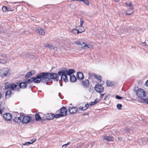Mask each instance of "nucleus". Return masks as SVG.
<instances>
[{"label":"nucleus","instance_id":"obj_15","mask_svg":"<svg viewBox=\"0 0 148 148\" xmlns=\"http://www.w3.org/2000/svg\"><path fill=\"white\" fill-rule=\"evenodd\" d=\"M33 78L34 82L35 83H39L41 81V79H40V77L39 76L38 74L37 75L36 77H34Z\"/></svg>","mask_w":148,"mask_h":148},{"label":"nucleus","instance_id":"obj_16","mask_svg":"<svg viewBox=\"0 0 148 148\" xmlns=\"http://www.w3.org/2000/svg\"><path fill=\"white\" fill-rule=\"evenodd\" d=\"M22 115H21L20 117L15 118L13 121L14 122L16 123H19L21 121V119H22Z\"/></svg>","mask_w":148,"mask_h":148},{"label":"nucleus","instance_id":"obj_47","mask_svg":"<svg viewBox=\"0 0 148 148\" xmlns=\"http://www.w3.org/2000/svg\"><path fill=\"white\" fill-rule=\"evenodd\" d=\"M3 108L2 107L1 104H0V113H1Z\"/></svg>","mask_w":148,"mask_h":148},{"label":"nucleus","instance_id":"obj_40","mask_svg":"<svg viewBox=\"0 0 148 148\" xmlns=\"http://www.w3.org/2000/svg\"><path fill=\"white\" fill-rule=\"evenodd\" d=\"M0 56L5 58H6L7 57L6 55L5 54L2 53H0Z\"/></svg>","mask_w":148,"mask_h":148},{"label":"nucleus","instance_id":"obj_49","mask_svg":"<svg viewBox=\"0 0 148 148\" xmlns=\"http://www.w3.org/2000/svg\"><path fill=\"white\" fill-rule=\"evenodd\" d=\"M104 95H105V94H101L100 95V99H102L103 98V97Z\"/></svg>","mask_w":148,"mask_h":148},{"label":"nucleus","instance_id":"obj_26","mask_svg":"<svg viewBox=\"0 0 148 148\" xmlns=\"http://www.w3.org/2000/svg\"><path fill=\"white\" fill-rule=\"evenodd\" d=\"M71 81L72 82H75L76 80V78L74 75H72L70 76Z\"/></svg>","mask_w":148,"mask_h":148},{"label":"nucleus","instance_id":"obj_52","mask_svg":"<svg viewBox=\"0 0 148 148\" xmlns=\"http://www.w3.org/2000/svg\"><path fill=\"white\" fill-rule=\"evenodd\" d=\"M118 139L120 140H123V138H119Z\"/></svg>","mask_w":148,"mask_h":148},{"label":"nucleus","instance_id":"obj_56","mask_svg":"<svg viewBox=\"0 0 148 148\" xmlns=\"http://www.w3.org/2000/svg\"><path fill=\"white\" fill-rule=\"evenodd\" d=\"M118 2L119 1V0H114Z\"/></svg>","mask_w":148,"mask_h":148},{"label":"nucleus","instance_id":"obj_24","mask_svg":"<svg viewBox=\"0 0 148 148\" xmlns=\"http://www.w3.org/2000/svg\"><path fill=\"white\" fill-rule=\"evenodd\" d=\"M35 73V71L32 70L31 71L28 72L25 76L26 78H28L33 75Z\"/></svg>","mask_w":148,"mask_h":148},{"label":"nucleus","instance_id":"obj_51","mask_svg":"<svg viewBox=\"0 0 148 148\" xmlns=\"http://www.w3.org/2000/svg\"><path fill=\"white\" fill-rule=\"evenodd\" d=\"M145 84L147 86H148V80L146 82Z\"/></svg>","mask_w":148,"mask_h":148},{"label":"nucleus","instance_id":"obj_11","mask_svg":"<svg viewBox=\"0 0 148 148\" xmlns=\"http://www.w3.org/2000/svg\"><path fill=\"white\" fill-rule=\"evenodd\" d=\"M4 118L7 121H10L12 119V115L10 113H6L3 115Z\"/></svg>","mask_w":148,"mask_h":148},{"label":"nucleus","instance_id":"obj_30","mask_svg":"<svg viewBox=\"0 0 148 148\" xmlns=\"http://www.w3.org/2000/svg\"><path fill=\"white\" fill-rule=\"evenodd\" d=\"M35 118L36 121L41 120V118L39 115L38 114H36L35 115Z\"/></svg>","mask_w":148,"mask_h":148},{"label":"nucleus","instance_id":"obj_36","mask_svg":"<svg viewBox=\"0 0 148 148\" xmlns=\"http://www.w3.org/2000/svg\"><path fill=\"white\" fill-rule=\"evenodd\" d=\"M0 62L2 64H4L6 62V60L4 59H0Z\"/></svg>","mask_w":148,"mask_h":148},{"label":"nucleus","instance_id":"obj_57","mask_svg":"<svg viewBox=\"0 0 148 148\" xmlns=\"http://www.w3.org/2000/svg\"><path fill=\"white\" fill-rule=\"evenodd\" d=\"M71 0L72 1H77V0Z\"/></svg>","mask_w":148,"mask_h":148},{"label":"nucleus","instance_id":"obj_42","mask_svg":"<svg viewBox=\"0 0 148 148\" xmlns=\"http://www.w3.org/2000/svg\"><path fill=\"white\" fill-rule=\"evenodd\" d=\"M55 118H58L60 117H62L61 116V115L60 114H58L55 115L54 116Z\"/></svg>","mask_w":148,"mask_h":148},{"label":"nucleus","instance_id":"obj_12","mask_svg":"<svg viewBox=\"0 0 148 148\" xmlns=\"http://www.w3.org/2000/svg\"><path fill=\"white\" fill-rule=\"evenodd\" d=\"M48 77L49 79H56L58 77V74L55 73H48Z\"/></svg>","mask_w":148,"mask_h":148},{"label":"nucleus","instance_id":"obj_14","mask_svg":"<svg viewBox=\"0 0 148 148\" xmlns=\"http://www.w3.org/2000/svg\"><path fill=\"white\" fill-rule=\"evenodd\" d=\"M103 139L106 140L108 141H113L114 140V138L112 136H104L102 137Z\"/></svg>","mask_w":148,"mask_h":148},{"label":"nucleus","instance_id":"obj_8","mask_svg":"<svg viewBox=\"0 0 148 148\" xmlns=\"http://www.w3.org/2000/svg\"><path fill=\"white\" fill-rule=\"evenodd\" d=\"M60 113L62 116H66L67 113L66 108L64 107H62L60 109Z\"/></svg>","mask_w":148,"mask_h":148},{"label":"nucleus","instance_id":"obj_43","mask_svg":"<svg viewBox=\"0 0 148 148\" xmlns=\"http://www.w3.org/2000/svg\"><path fill=\"white\" fill-rule=\"evenodd\" d=\"M2 10L4 12H6L7 10V8L5 6H3L2 8Z\"/></svg>","mask_w":148,"mask_h":148},{"label":"nucleus","instance_id":"obj_53","mask_svg":"<svg viewBox=\"0 0 148 148\" xmlns=\"http://www.w3.org/2000/svg\"><path fill=\"white\" fill-rule=\"evenodd\" d=\"M83 29H84V28H83V29H79V31H83Z\"/></svg>","mask_w":148,"mask_h":148},{"label":"nucleus","instance_id":"obj_35","mask_svg":"<svg viewBox=\"0 0 148 148\" xmlns=\"http://www.w3.org/2000/svg\"><path fill=\"white\" fill-rule=\"evenodd\" d=\"M82 2H83L86 5H88L89 4V2L88 0H83Z\"/></svg>","mask_w":148,"mask_h":148},{"label":"nucleus","instance_id":"obj_10","mask_svg":"<svg viewBox=\"0 0 148 148\" xmlns=\"http://www.w3.org/2000/svg\"><path fill=\"white\" fill-rule=\"evenodd\" d=\"M78 109L76 107H70L69 108L68 111L71 114L75 113L77 111Z\"/></svg>","mask_w":148,"mask_h":148},{"label":"nucleus","instance_id":"obj_2","mask_svg":"<svg viewBox=\"0 0 148 148\" xmlns=\"http://www.w3.org/2000/svg\"><path fill=\"white\" fill-rule=\"evenodd\" d=\"M38 74L42 82L47 83L49 81L48 73L42 72Z\"/></svg>","mask_w":148,"mask_h":148},{"label":"nucleus","instance_id":"obj_29","mask_svg":"<svg viewBox=\"0 0 148 148\" xmlns=\"http://www.w3.org/2000/svg\"><path fill=\"white\" fill-rule=\"evenodd\" d=\"M106 84L108 86H112L114 85V83L111 81H108L106 82Z\"/></svg>","mask_w":148,"mask_h":148},{"label":"nucleus","instance_id":"obj_54","mask_svg":"<svg viewBox=\"0 0 148 148\" xmlns=\"http://www.w3.org/2000/svg\"><path fill=\"white\" fill-rule=\"evenodd\" d=\"M107 96H105V97H104V100H105L106 99V98L107 97Z\"/></svg>","mask_w":148,"mask_h":148},{"label":"nucleus","instance_id":"obj_17","mask_svg":"<svg viewBox=\"0 0 148 148\" xmlns=\"http://www.w3.org/2000/svg\"><path fill=\"white\" fill-rule=\"evenodd\" d=\"M77 78L79 79H83L84 78L83 74L81 72H78L77 75Z\"/></svg>","mask_w":148,"mask_h":148},{"label":"nucleus","instance_id":"obj_44","mask_svg":"<svg viewBox=\"0 0 148 148\" xmlns=\"http://www.w3.org/2000/svg\"><path fill=\"white\" fill-rule=\"evenodd\" d=\"M115 97L116 99H121L123 98L122 97H120V96L117 95Z\"/></svg>","mask_w":148,"mask_h":148},{"label":"nucleus","instance_id":"obj_13","mask_svg":"<svg viewBox=\"0 0 148 148\" xmlns=\"http://www.w3.org/2000/svg\"><path fill=\"white\" fill-rule=\"evenodd\" d=\"M44 118L48 120L53 119L54 118V116L51 113H48L47 114L44 115Z\"/></svg>","mask_w":148,"mask_h":148},{"label":"nucleus","instance_id":"obj_33","mask_svg":"<svg viewBox=\"0 0 148 148\" xmlns=\"http://www.w3.org/2000/svg\"><path fill=\"white\" fill-rule=\"evenodd\" d=\"M97 99H96L95 100V101L91 102L90 105V106H93L95 105L96 104V103L97 102Z\"/></svg>","mask_w":148,"mask_h":148},{"label":"nucleus","instance_id":"obj_50","mask_svg":"<svg viewBox=\"0 0 148 148\" xmlns=\"http://www.w3.org/2000/svg\"><path fill=\"white\" fill-rule=\"evenodd\" d=\"M2 94L1 92H0V99L2 98Z\"/></svg>","mask_w":148,"mask_h":148},{"label":"nucleus","instance_id":"obj_22","mask_svg":"<svg viewBox=\"0 0 148 148\" xmlns=\"http://www.w3.org/2000/svg\"><path fill=\"white\" fill-rule=\"evenodd\" d=\"M37 32L40 35H44L45 34V32L44 30L42 29H37Z\"/></svg>","mask_w":148,"mask_h":148},{"label":"nucleus","instance_id":"obj_1","mask_svg":"<svg viewBox=\"0 0 148 148\" xmlns=\"http://www.w3.org/2000/svg\"><path fill=\"white\" fill-rule=\"evenodd\" d=\"M74 72V70L72 69H70L68 70H67V69L64 70L59 71L58 74L61 76V80L62 81H63L66 82L68 81V78L67 76V75L70 76Z\"/></svg>","mask_w":148,"mask_h":148},{"label":"nucleus","instance_id":"obj_37","mask_svg":"<svg viewBox=\"0 0 148 148\" xmlns=\"http://www.w3.org/2000/svg\"><path fill=\"white\" fill-rule=\"evenodd\" d=\"M34 81V78L33 77L31 79L27 80V83H29L30 82Z\"/></svg>","mask_w":148,"mask_h":148},{"label":"nucleus","instance_id":"obj_31","mask_svg":"<svg viewBox=\"0 0 148 148\" xmlns=\"http://www.w3.org/2000/svg\"><path fill=\"white\" fill-rule=\"evenodd\" d=\"M5 89L7 90L8 89H10V84H8V83H6L5 84Z\"/></svg>","mask_w":148,"mask_h":148},{"label":"nucleus","instance_id":"obj_23","mask_svg":"<svg viewBox=\"0 0 148 148\" xmlns=\"http://www.w3.org/2000/svg\"><path fill=\"white\" fill-rule=\"evenodd\" d=\"M17 87V86L16 84H11L10 89L12 90L14 89L15 90H18L19 89L16 88Z\"/></svg>","mask_w":148,"mask_h":148},{"label":"nucleus","instance_id":"obj_7","mask_svg":"<svg viewBox=\"0 0 148 148\" xmlns=\"http://www.w3.org/2000/svg\"><path fill=\"white\" fill-rule=\"evenodd\" d=\"M101 85V84H97L95 85V90L100 93H102L104 90V88Z\"/></svg>","mask_w":148,"mask_h":148},{"label":"nucleus","instance_id":"obj_4","mask_svg":"<svg viewBox=\"0 0 148 148\" xmlns=\"http://www.w3.org/2000/svg\"><path fill=\"white\" fill-rule=\"evenodd\" d=\"M135 91L138 97H143L146 96L145 91L143 89L139 88L136 90Z\"/></svg>","mask_w":148,"mask_h":148},{"label":"nucleus","instance_id":"obj_20","mask_svg":"<svg viewBox=\"0 0 148 148\" xmlns=\"http://www.w3.org/2000/svg\"><path fill=\"white\" fill-rule=\"evenodd\" d=\"M94 77L96 79L99 80L101 84L103 85L104 84V82L101 80V77L100 76L96 75H95Z\"/></svg>","mask_w":148,"mask_h":148},{"label":"nucleus","instance_id":"obj_55","mask_svg":"<svg viewBox=\"0 0 148 148\" xmlns=\"http://www.w3.org/2000/svg\"><path fill=\"white\" fill-rule=\"evenodd\" d=\"M77 1H82L83 0H77Z\"/></svg>","mask_w":148,"mask_h":148},{"label":"nucleus","instance_id":"obj_18","mask_svg":"<svg viewBox=\"0 0 148 148\" xmlns=\"http://www.w3.org/2000/svg\"><path fill=\"white\" fill-rule=\"evenodd\" d=\"M45 47L50 49H53L55 51H56L57 50V47H55L49 44L45 45Z\"/></svg>","mask_w":148,"mask_h":148},{"label":"nucleus","instance_id":"obj_19","mask_svg":"<svg viewBox=\"0 0 148 148\" xmlns=\"http://www.w3.org/2000/svg\"><path fill=\"white\" fill-rule=\"evenodd\" d=\"M82 84L85 87H87L89 85V83L88 80L85 79L83 81Z\"/></svg>","mask_w":148,"mask_h":148},{"label":"nucleus","instance_id":"obj_34","mask_svg":"<svg viewBox=\"0 0 148 148\" xmlns=\"http://www.w3.org/2000/svg\"><path fill=\"white\" fill-rule=\"evenodd\" d=\"M70 143V142H69L66 144L63 145H62V148H66L68 145H69Z\"/></svg>","mask_w":148,"mask_h":148},{"label":"nucleus","instance_id":"obj_32","mask_svg":"<svg viewBox=\"0 0 148 148\" xmlns=\"http://www.w3.org/2000/svg\"><path fill=\"white\" fill-rule=\"evenodd\" d=\"M74 42L77 45L81 46L82 47L83 46H82V45H83V43H82L81 42H80V41H75Z\"/></svg>","mask_w":148,"mask_h":148},{"label":"nucleus","instance_id":"obj_39","mask_svg":"<svg viewBox=\"0 0 148 148\" xmlns=\"http://www.w3.org/2000/svg\"><path fill=\"white\" fill-rule=\"evenodd\" d=\"M83 24H84L83 21L82 19H81L80 26H78L77 27H83Z\"/></svg>","mask_w":148,"mask_h":148},{"label":"nucleus","instance_id":"obj_21","mask_svg":"<svg viewBox=\"0 0 148 148\" xmlns=\"http://www.w3.org/2000/svg\"><path fill=\"white\" fill-rule=\"evenodd\" d=\"M84 46H82V47L84 48V49H86L87 48H88L90 49H92L93 48V46L90 45H87L85 43H83Z\"/></svg>","mask_w":148,"mask_h":148},{"label":"nucleus","instance_id":"obj_28","mask_svg":"<svg viewBox=\"0 0 148 148\" xmlns=\"http://www.w3.org/2000/svg\"><path fill=\"white\" fill-rule=\"evenodd\" d=\"M27 86V84L23 82L20 83L19 85V88H25Z\"/></svg>","mask_w":148,"mask_h":148},{"label":"nucleus","instance_id":"obj_6","mask_svg":"<svg viewBox=\"0 0 148 148\" xmlns=\"http://www.w3.org/2000/svg\"><path fill=\"white\" fill-rule=\"evenodd\" d=\"M22 116V122L23 124H27L29 123L32 119V117L28 116H23V115Z\"/></svg>","mask_w":148,"mask_h":148},{"label":"nucleus","instance_id":"obj_9","mask_svg":"<svg viewBox=\"0 0 148 148\" xmlns=\"http://www.w3.org/2000/svg\"><path fill=\"white\" fill-rule=\"evenodd\" d=\"M84 32L85 29H83V31H79L78 30H77L76 29L74 28L71 30V32L73 34L76 36L79 33H82Z\"/></svg>","mask_w":148,"mask_h":148},{"label":"nucleus","instance_id":"obj_5","mask_svg":"<svg viewBox=\"0 0 148 148\" xmlns=\"http://www.w3.org/2000/svg\"><path fill=\"white\" fill-rule=\"evenodd\" d=\"M9 69L8 68H4L1 71L0 74L1 77L3 78L4 77L7 76L9 73Z\"/></svg>","mask_w":148,"mask_h":148},{"label":"nucleus","instance_id":"obj_45","mask_svg":"<svg viewBox=\"0 0 148 148\" xmlns=\"http://www.w3.org/2000/svg\"><path fill=\"white\" fill-rule=\"evenodd\" d=\"M30 144H31L30 143V142H29L26 143H25L23 144V145H29Z\"/></svg>","mask_w":148,"mask_h":148},{"label":"nucleus","instance_id":"obj_48","mask_svg":"<svg viewBox=\"0 0 148 148\" xmlns=\"http://www.w3.org/2000/svg\"><path fill=\"white\" fill-rule=\"evenodd\" d=\"M142 46H144L145 47H146V46H147V45L145 42H143L141 44Z\"/></svg>","mask_w":148,"mask_h":148},{"label":"nucleus","instance_id":"obj_27","mask_svg":"<svg viewBox=\"0 0 148 148\" xmlns=\"http://www.w3.org/2000/svg\"><path fill=\"white\" fill-rule=\"evenodd\" d=\"M11 92L10 90H8L5 94V97L6 98H9L10 96Z\"/></svg>","mask_w":148,"mask_h":148},{"label":"nucleus","instance_id":"obj_3","mask_svg":"<svg viewBox=\"0 0 148 148\" xmlns=\"http://www.w3.org/2000/svg\"><path fill=\"white\" fill-rule=\"evenodd\" d=\"M125 4L127 7H128L129 8L126 12L127 15H130L133 13L132 10H134V7L132 5V3L131 2L129 1L128 2H125Z\"/></svg>","mask_w":148,"mask_h":148},{"label":"nucleus","instance_id":"obj_38","mask_svg":"<svg viewBox=\"0 0 148 148\" xmlns=\"http://www.w3.org/2000/svg\"><path fill=\"white\" fill-rule=\"evenodd\" d=\"M117 108L119 110H121L122 109V105L121 104L118 103L117 105Z\"/></svg>","mask_w":148,"mask_h":148},{"label":"nucleus","instance_id":"obj_25","mask_svg":"<svg viewBox=\"0 0 148 148\" xmlns=\"http://www.w3.org/2000/svg\"><path fill=\"white\" fill-rule=\"evenodd\" d=\"M89 106V105L88 104H85V106L84 107H82L80 106L79 109L80 110H85L87 109L88 107Z\"/></svg>","mask_w":148,"mask_h":148},{"label":"nucleus","instance_id":"obj_46","mask_svg":"<svg viewBox=\"0 0 148 148\" xmlns=\"http://www.w3.org/2000/svg\"><path fill=\"white\" fill-rule=\"evenodd\" d=\"M125 132H128L130 133V130L129 129H128L127 128H126L125 129Z\"/></svg>","mask_w":148,"mask_h":148},{"label":"nucleus","instance_id":"obj_41","mask_svg":"<svg viewBox=\"0 0 148 148\" xmlns=\"http://www.w3.org/2000/svg\"><path fill=\"white\" fill-rule=\"evenodd\" d=\"M36 140V138H34L31 140L29 142H30V143L32 144L35 142Z\"/></svg>","mask_w":148,"mask_h":148},{"label":"nucleus","instance_id":"obj_58","mask_svg":"<svg viewBox=\"0 0 148 148\" xmlns=\"http://www.w3.org/2000/svg\"><path fill=\"white\" fill-rule=\"evenodd\" d=\"M130 13V10L129 11V13Z\"/></svg>","mask_w":148,"mask_h":148}]
</instances>
